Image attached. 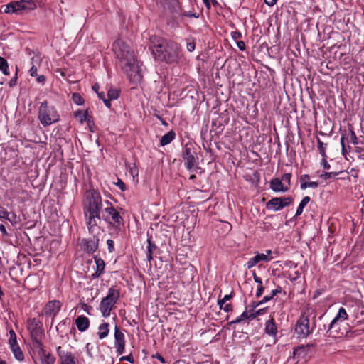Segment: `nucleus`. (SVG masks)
Here are the masks:
<instances>
[{"instance_id":"obj_1","label":"nucleus","mask_w":364,"mask_h":364,"mask_svg":"<svg viewBox=\"0 0 364 364\" xmlns=\"http://www.w3.org/2000/svg\"><path fill=\"white\" fill-rule=\"evenodd\" d=\"M112 50L117 66L133 83H138L142 78L139 62L134 51L123 40L117 39L112 44Z\"/></svg>"},{"instance_id":"obj_2","label":"nucleus","mask_w":364,"mask_h":364,"mask_svg":"<svg viewBox=\"0 0 364 364\" xmlns=\"http://www.w3.org/2000/svg\"><path fill=\"white\" fill-rule=\"evenodd\" d=\"M152 53L158 60L175 63L180 59L181 48L177 43L162 39L153 46Z\"/></svg>"},{"instance_id":"obj_3","label":"nucleus","mask_w":364,"mask_h":364,"mask_svg":"<svg viewBox=\"0 0 364 364\" xmlns=\"http://www.w3.org/2000/svg\"><path fill=\"white\" fill-rule=\"evenodd\" d=\"M38 119L43 127L50 126L60 119V115L53 105H48L46 100L42 102L38 108Z\"/></svg>"},{"instance_id":"obj_4","label":"nucleus","mask_w":364,"mask_h":364,"mask_svg":"<svg viewBox=\"0 0 364 364\" xmlns=\"http://www.w3.org/2000/svg\"><path fill=\"white\" fill-rule=\"evenodd\" d=\"M102 208V201L100 193L95 190L86 191L83 202L84 213L100 214Z\"/></svg>"},{"instance_id":"obj_5","label":"nucleus","mask_w":364,"mask_h":364,"mask_svg":"<svg viewBox=\"0 0 364 364\" xmlns=\"http://www.w3.org/2000/svg\"><path fill=\"white\" fill-rule=\"evenodd\" d=\"M312 315V310L307 308L304 310L298 319L295 333L299 338H306L313 331V327L310 326V316Z\"/></svg>"},{"instance_id":"obj_6","label":"nucleus","mask_w":364,"mask_h":364,"mask_svg":"<svg viewBox=\"0 0 364 364\" xmlns=\"http://www.w3.org/2000/svg\"><path fill=\"white\" fill-rule=\"evenodd\" d=\"M119 298V291L115 288H109L107 296L102 299L99 306V309L103 317L107 318L110 316L111 311Z\"/></svg>"},{"instance_id":"obj_7","label":"nucleus","mask_w":364,"mask_h":364,"mask_svg":"<svg viewBox=\"0 0 364 364\" xmlns=\"http://www.w3.org/2000/svg\"><path fill=\"white\" fill-rule=\"evenodd\" d=\"M106 207L102 210V218L109 224L118 227L123 223L122 217L113 205L107 200L105 201Z\"/></svg>"},{"instance_id":"obj_8","label":"nucleus","mask_w":364,"mask_h":364,"mask_svg":"<svg viewBox=\"0 0 364 364\" xmlns=\"http://www.w3.org/2000/svg\"><path fill=\"white\" fill-rule=\"evenodd\" d=\"M33 353L40 364H54L55 358L47 352L41 342L36 341L33 343Z\"/></svg>"},{"instance_id":"obj_9","label":"nucleus","mask_w":364,"mask_h":364,"mask_svg":"<svg viewBox=\"0 0 364 364\" xmlns=\"http://www.w3.org/2000/svg\"><path fill=\"white\" fill-rule=\"evenodd\" d=\"M291 174L285 173L282 176V178H275L269 181L270 188L277 193L287 192L290 187Z\"/></svg>"},{"instance_id":"obj_10","label":"nucleus","mask_w":364,"mask_h":364,"mask_svg":"<svg viewBox=\"0 0 364 364\" xmlns=\"http://www.w3.org/2000/svg\"><path fill=\"white\" fill-rule=\"evenodd\" d=\"M272 259H273L272 250H267L262 253L257 252L255 255L247 262L245 267L250 269L255 267L259 262H268Z\"/></svg>"},{"instance_id":"obj_11","label":"nucleus","mask_w":364,"mask_h":364,"mask_svg":"<svg viewBox=\"0 0 364 364\" xmlns=\"http://www.w3.org/2000/svg\"><path fill=\"white\" fill-rule=\"evenodd\" d=\"M292 202L291 197H276L272 198L267 203V208L273 211H279L288 206Z\"/></svg>"},{"instance_id":"obj_12","label":"nucleus","mask_w":364,"mask_h":364,"mask_svg":"<svg viewBox=\"0 0 364 364\" xmlns=\"http://www.w3.org/2000/svg\"><path fill=\"white\" fill-rule=\"evenodd\" d=\"M84 215L89 232L91 235H99L100 232V228L98 225L100 220V214L84 213Z\"/></svg>"},{"instance_id":"obj_13","label":"nucleus","mask_w":364,"mask_h":364,"mask_svg":"<svg viewBox=\"0 0 364 364\" xmlns=\"http://www.w3.org/2000/svg\"><path fill=\"white\" fill-rule=\"evenodd\" d=\"M114 347L118 355H122L125 348V336L117 326L114 328Z\"/></svg>"},{"instance_id":"obj_14","label":"nucleus","mask_w":364,"mask_h":364,"mask_svg":"<svg viewBox=\"0 0 364 364\" xmlns=\"http://www.w3.org/2000/svg\"><path fill=\"white\" fill-rule=\"evenodd\" d=\"M20 1H11L6 5H2L0 12L7 14H21L23 13L22 6Z\"/></svg>"},{"instance_id":"obj_15","label":"nucleus","mask_w":364,"mask_h":364,"mask_svg":"<svg viewBox=\"0 0 364 364\" xmlns=\"http://www.w3.org/2000/svg\"><path fill=\"white\" fill-rule=\"evenodd\" d=\"M93 237L90 239H83L80 245L82 248L87 252L92 253L97 250L98 247L99 239L98 235H92Z\"/></svg>"},{"instance_id":"obj_16","label":"nucleus","mask_w":364,"mask_h":364,"mask_svg":"<svg viewBox=\"0 0 364 364\" xmlns=\"http://www.w3.org/2000/svg\"><path fill=\"white\" fill-rule=\"evenodd\" d=\"M57 353L60 358V364H77V359L71 352L62 349L61 347L57 348Z\"/></svg>"},{"instance_id":"obj_17","label":"nucleus","mask_w":364,"mask_h":364,"mask_svg":"<svg viewBox=\"0 0 364 364\" xmlns=\"http://www.w3.org/2000/svg\"><path fill=\"white\" fill-rule=\"evenodd\" d=\"M300 188L302 190H305L308 188H316L318 186V183L316 181H311L310 176L308 174L301 175L299 178Z\"/></svg>"},{"instance_id":"obj_18","label":"nucleus","mask_w":364,"mask_h":364,"mask_svg":"<svg viewBox=\"0 0 364 364\" xmlns=\"http://www.w3.org/2000/svg\"><path fill=\"white\" fill-rule=\"evenodd\" d=\"M60 309V304L58 301H49L44 308V313L48 316H55Z\"/></svg>"},{"instance_id":"obj_19","label":"nucleus","mask_w":364,"mask_h":364,"mask_svg":"<svg viewBox=\"0 0 364 364\" xmlns=\"http://www.w3.org/2000/svg\"><path fill=\"white\" fill-rule=\"evenodd\" d=\"M75 324L77 329L80 331L83 332L89 328L90 321L85 316H79L75 319Z\"/></svg>"},{"instance_id":"obj_20","label":"nucleus","mask_w":364,"mask_h":364,"mask_svg":"<svg viewBox=\"0 0 364 364\" xmlns=\"http://www.w3.org/2000/svg\"><path fill=\"white\" fill-rule=\"evenodd\" d=\"M265 333L269 336H271L274 338L276 337L277 334V328L274 322V319L272 318L267 321L265 323Z\"/></svg>"},{"instance_id":"obj_21","label":"nucleus","mask_w":364,"mask_h":364,"mask_svg":"<svg viewBox=\"0 0 364 364\" xmlns=\"http://www.w3.org/2000/svg\"><path fill=\"white\" fill-rule=\"evenodd\" d=\"M95 262L96 264V271L92 274V277H98L103 273L105 264L104 260L101 258L95 257Z\"/></svg>"},{"instance_id":"obj_22","label":"nucleus","mask_w":364,"mask_h":364,"mask_svg":"<svg viewBox=\"0 0 364 364\" xmlns=\"http://www.w3.org/2000/svg\"><path fill=\"white\" fill-rule=\"evenodd\" d=\"M127 166V170L130 174V176L132 177L133 180H135V178H137L139 174V170L137 164L134 161H132L129 163H127L126 164Z\"/></svg>"},{"instance_id":"obj_23","label":"nucleus","mask_w":364,"mask_h":364,"mask_svg":"<svg viewBox=\"0 0 364 364\" xmlns=\"http://www.w3.org/2000/svg\"><path fill=\"white\" fill-rule=\"evenodd\" d=\"M175 137H176L175 132L173 130H171L168 133H166V134L162 136L161 141H160V144L163 146H166V145L170 144L175 139Z\"/></svg>"},{"instance_id":"obj_24","label":"nucleus","mask_w":364,"mask_h":364,"mask_svg":"<svg viewBox=\"0 0 364 364\" xmlns=\"http://www.w3.org/2000/svg\"><path fill=\"white\" fill-rule=\"evenodd\" d=\"M109 332V324L107 323H102L98 327L97 336L100 339L106 338Z\"/></svg>"},{"instance_id":"obj_25","label":"nucleus","mask_w":364,"mask_h":364,"mask_svg":"<svg viewBox=\"0 0 364 364\" xmlns=\"http://www.w3.org/2000/svg\"><path fill=\"white\" fill-rule=\"evenodd\" d=\"M23 11H29L36 8V4L33 0H20Z\"/></svg>"},{"instance_id":"obj_26","label":"nucleus","mask_w":364,"mask_h":364,"mask_svg":"<svg viewBox=\"0 0 364 364\" xmlns=\"http://www.w3.org/2000/svg\"><path fill=\"white\" fill-rule=\"evenodd\" d=\"M245 319H252V314L251 313V310L245 311L238 317H237L235 320L232 321L230 322V323H238Z\"/></svg>"},{"instance_id":"obj_27","label":"nucleus","mask_w":364,"mask_h":364,"mask_svg":"<svg viewBox=\"0 0 364 364\" xmlns=\"http://www.w3.org/2000/svg\"><path fill=\"white\" fill-rule=\"evenodd\" d=\"M10 350L16 360L21 362L24 360V354L19 346L10 348Z\"/></svg>"},{"instance_id":"obj_28","label":"nucleus","mask_w":364,"mask_h":364,"mask_svg":"<svg viewBox=\"0 0 364 364\" xmlns=\"http://www.w3.org/2000/svg\"><path fill=\"white\" fill-rule=\"evenodd\" d=\"M8 343L9 346V348H12L14 347H16L18 346L17 343V338L16 334L14 332V330L11 329L9 331V339H8Z\"/></svg>"},{"instance_id":"obj_29","label":"nucleus","mask_w":364,"mask_h":364,"mask_svg":"<svg viewBox=\"0 0 364 364\" xmlns=\"http://www.w3.org/2000/svg\"><path fill=\"white\" fill-rule=\"evenodd\" d=\"M148 246H147V251H146V259L148 261H151L153 258L152 255L153 252L155 251L156 247V245L152 243L151 239L147 240Z\"/></svg>"},{"instance_id":"obj_30","label":"nucleus","mask_w":364,"mask_h":364,"mask_svg":"<svg viewBox=\"0 0 364 364\" xmlns=\"http://www.w3.org/2000/svg\"><path fill=\"white\" fill-rule=\"evenodd\" d=\"M0 71H1L2 73L5 75H9L10 74L8 62L4 58L1 56H0Z\"/></svg>"},{"instance_id":"obj_31","label":"nucleus","mask_w":364,"mask_h":364,"mask_svg":"<svg viewBox=\"0 0 364 364\" xmlns=\"http://www.w3.org/2000/svg\"><path fill=\"white\" fill-rule=\"evenodd\" d=\"M309 201H310V198L309 196H305L303 198V199L301 200V201L300 202V203L297 208V210L296 212V216L300 215L302 213L304 208L309 203Z\"/></svg>"},{"instance_id":"obj_32","label":"nucleus","mask_w":364,"mask_h":364,"mask_svg":"<svg viewBox=\"0 0 364 364\" xmlns=\"http://www.w3.org/2000/svg\"><path fill=\"white\" fill-rule=\"evenodd\" d=\"M75 116L78 118L80 123L82 124L85 121L87 120L88 114L87 111H76L75 112Z\"/></svg>"},{"instance_id":"obj_33","label":"nucleus","mask_w":364,"mask_h":364,"mask_svg":"<svg viewBox=\"0 0 364 364\" xmlns=\"http://www.w3.org/2000/svg\"><path fill=\"white\" fill-rule=\"evenodd\" d=\"M305 351L306 349L304 346H298L294 350V358L299 359V358L303 357L304 354L305 353Z\"/></svg>"},{"instance_id":"obj_34","label":"nucleus","mask_w":364,"mask_h":364,"mask_svg":"<svg viewBox=\"0 0 364 364\" xmlns=\"http://www.w3.org/2000/svg\"><path fill=\"white\" fill-rule=\"evenodd\" d=\"M318 150L319 151V153L321 154V156L323 158L326 157V149L327 146L326 144L323 143L320 139L318 138Z\"/></svg>"},{"instance_id":"obj_35","label":"nucleus","mask_w":364,"mask_h":364,"mask_svg":"<svg viewBox=\"0 0 364 364\" xmlns=\"http://www.w3.org/2000/svg\"><path fill=\"white\" fill-rule=\"evenodd\" d=\"M119 97V92L115 89H110L107 92V97L109 100V102L113 100L117 99Z\"/></svg>"},{"instance_id":"obj_36","label":"nucleus","mask_w":364,"mask_h":364,"mask_svg":"<svg viewBox=\"0 0 364 364\" xmlns=\"http://www.w3.org/2000/svg\"><path fill=\"white\" fill-rule=\"evenodd\" d=\"M338 317L341 318V321H344L346 319H348V314L346 313V311L344 308L341 307L338 310V312L337 314Z\"/></svg>"},{"instance_id":"obj_37","label":"nucleus","mask_w":364,"mask_h":364,"mask_svg":"<svg viewBox=\"0 0 364 364\" xmlns=\"http://www.w3.org/2000/svg\"><path fill=\"white\" fill-rule=\"evenodd\" d=\"M97 96L100 99H101L103 102L105 103V106L108 108L111 107V103L109 102V100H108V97H105V95L103 92H100L97 93Z\"/></svg>"},{"instance_id":"obj_38","label":"nucleus","mask_w":364,"mask_h":364,"mask_svg":"<svg viewBox=\"0 0 364 364\" xmlns=\"http://www.w3.org/2000/svg\"><path fill=\"white\" fill-rule=\"evenodd\" d=\"M267 311V308L260 309H258V310L252 309L251 310V313L252 314V318H256L258 316L263 315Z\"/></svg>"},{"instance_id":"obj_39","label":"nucleus","mask_w":364,"mask_h":364,"mask_svg":"<svg viewBox=\"0 0 364 364\" xmlns=\"http://www.w3.org/2000/svg\"><path fill=\"white\" fill-rule=\"evenodd\" d=\"M341 172V171L336 172H324L323 173L321 174V177L324 178L325 179H328L335 177L336 176L338 175Z\"/></svg>"},{"instance_id":"obj_40","label":"nucleus","mask_w":364,"mask_h":364,"mask_svg":"<svg viewBox=\"0 0 364 364\" xmlns=\"http://www.w3.org/2000/svg\"><path fill=\"white\" fill-rule=\"evenodd\" d=\"M73 100L74 102L78 105L84 103V99L77 93H74L73 95Z\"/></svg>"},{"instance_id":"obj_41","label":"nucleus","mask_w":364,"mask_h":364,"mask_svg":"<svg viewBox=\"0 0 364 364\" xmlns=\"http://www.w3.org/2000/svg\"><path fill=\"white\" fill-rule=\"evenodd\" d=\"M9 213L4 208L0 206V218L9 220Z\"/></svg>"},{"instance_id":"obj_42","label":"nucleus","mask_w":364,"mask_h":364,"mask_svg":"<svg viewBox=\"0 0 364 364\" xmlns=\"http://www.w3.org/2000/svg\"><path fill=\"white\" fill-rule=\"evenodd\" d=\"M230 35L232 38L235 40L236 42L238 41L237 40L242 37L241 33L237 31H232Z\"/></svg>"},{"instance_id":"obj_43","label":"nucleus","mask_w":364,"mask_h":364,"mask_svg":"<svg viewBox=\"0 0 364 364\" xmlns=\"http://www.w3.org/2000/svg\"><path fill=\"white\" fill-rule=\"evenodd\" d=\"M107 245L109 252H112L114 250V243L112 240H107Z\"/></svg>"},{"instance_id":"obj_44","label":"nucleus","mask_w":364,"mask_h":364,"mask_svg":"<svg viewBox=\"0 0 364 364\" xmlns=\"http://www.w3.org/2000/svg\"><path fill=\"white\" fill-rule=\"evenodd\" d=\"M187 50L190 52H192L195 50L196 48V43L194 41L188 42L186 44Z\"/></svg>"},{"instance_id":"obj_45","label":"nucleus","mask_w":364,"mask_h":364,"mask_svg":"<svg viewBox=\"0 0 364 364\" xmlns=\"http://www.w3.org/2000/svg\"><path fill=\"white\" fill-rule=\"evenodd\" d=\"M252 364H267L266 363V360L260 357H256L253 362H252Z\"/></svg>"},{"instance_id":"obj_46","label":"nucleus","mask_w":364,"mask_h":364,"mask_svg":"<svg viewBox=\"0 0 364 364\" xmlns=\"http://www.w3.org/2000/svg\"><path fill=\"white\" fill-rule=\"evenodd\" d=\"M341 321V318L338 317V315H336L334 318L332 320V321L331 322V324L329 326V329H331L333 328V326L338 323Z\"/></svg>"},{"instance_id":"obj_47","label":"nucleus","mask_w":364,"mask_h":364,"mask_svg":"<svg viewBox=\"0 0 364 364\" xmlns=\"http://www.w3.org/2000/svg\"><path fill=\"white\" fill-rule=\"evenodd\" d=\"M121 361L122 360H125V361H128L129 363H133L134 362V358H133V356L132 354H129V355H126V356H122L119 359Z\"/></svg>"},{"instance_id":"obj_48","label":"nucleus","mask_w":364,"mask_h":364,"mask_svg":"<svg viewBox=\"0 0 364 364\" xmlns=\"http://www.w3.org/2000/svg\"><path fill=\"white\" fill-rule=\"evenodd\" d=\"M116 185L120 188L122 191H124L126 190V185L122 180L118 179Z\"/></svg>"},{"instance_id":"obj_49","label":"nucleus","mask_w":364,"mask_h":364,"mask_svg":"<svg viewBox=\"0 0 364 364\" xmlns=\"http://www.w3.org/2000/svg\"><path fill=\"white\" fill-rule=\"evenodd\" d=\"M236 44L237 46V48L240 50H245V48H246V46H245V43L243 41H238L236 42Z\"/></svg>"},{"instance_id":"obj_50","label":"nucleus","mask_w":364,"mask_h":364,"mask_svg":"<svg viewBox=\"0 0 364 364\" xmlns=\"http://www.w3.org/2000/svg\"><path fill=\"white\" fill-rule=\"evenodd\" d=\"M350 139L352 141V143L353 144H356L358 143L357 141V136L355 134V132L353 131V130H350Z\"/></svg>"},{"instance_id":"obj_51","label":"nucleus","mask_w":364,"mask_h":364,"mask_svg":"<svg viewBox=\"0 0 364 364\" xmlns=\"http://www.w3.org/2000/svg\"><path fill=\"white\" fill-rule=\"evenodd\" d=\"M17 82V71L16 72L15 76L9 82V87H12L16 85Z\"/></svg>"},{"instance_id":"obj_52","label":"nucleus","mask_w":364,"mask_h":364,"mask_svg":"<svg viewBox=\"0 0 364 364\" xmlns=\"http://www.w3.org/2000/svg\"><path fill=\"white\" fill-rule=\"evenodd\" d=\"M152 358H155L158 359L163 364L166 363L164 358L159 353H156V354L153 355Z\"/></svg>"},{"instance_id":"obj_53","label":"nucleus","mask_w":364,"mask_h":364,"mask_svg":"<svg viewBox=\"0 0 364 364\" xmlns=\"http://www.w3.org/2000/svg\"><path fill=\"white\" fill-rule=\"evenodd\" d=\"M263 291H264V287H262V285L258 286L257 292H256V296L260 297L262 296V294H263Z\"/></svg>"},{"instance_id":"obj_54","label":"nucleus","mask_w":364,"mask_h":364,"mask_svg":"<svg viewBox=\"0 0 364 364\" xmlns=\"http://www.w3.org/2000/svg\"><path fill=\"white\" fill-rule=\"evenodd\" d=\"M29 73L31 76H36L37 75V67L36 65H33L31 68Z\"/></svg>"},{"instance_id":"obj_55","label":"nucleus","mask_w":364,"mask_h":364,"mask_svg":"<svg viewBox=\"0 0 364 364\" xmlns=\"http://www.w3.org/2000/svg\"><path fill=\"white\" fill-rule=\"evenodd\" d=\"M183 16H188V17H194V18H198L199 17V15L198 14H193L191 12H184L183 13Z\"/></svg>"},{"instance_id":"obj_56","label":"nucleus","mask_w":364,"mask_h":364,"mask_svg":"<svg viewBox=\"0 0 364 364\" xmlns=\"http://www.w3.org/2000/svg\"><path fill=\"white\" fill-rule=\"evenodd\" d=\"M271 296H268V295H266L265 296L263 297V299L258 303L257 305H260V304H262L265 302H267L269 301V300H271Z\"/></svg>"},{"instance_id":"obj_57","label":"nucleus","mask_w":364,"mask_h":364,"mask_svg":"<svg viewBox=\"0 0 364 364\" xmlns=\"http://www.w3.org/2000/svg\"><path fill=\"white\" fill-rule=\"evenodd\" d=\"M266 4L269 6H273L277 3V0H264Z\"/></svg>"},{"instance_id":"obj_58","label":"nucleus","mask_w":364,"mask_h":364,"mask_svg":"<svg viewBox=\"0 0 364 364\" xmlns=\"http://www.w3.org/2000/svg\"><path fill=\"white\" fill-rule=\"evenodd\" d=\"M223 310H224L225 312H229L232 310V306L230 304H227L225 306H223V308H222Z\"/></svg>"},{"instance_id":"obj_59","label":"nucleus","mask_w":364,"mask_h":364,"mask_svg":"<svg viewBox=\"0 0 364 364\" xmlns=\"http://www.w3.org/2000/svg\"><path fill=\"white\" fill-rule=\"evenodd\" d=\"M254 280L256 283L259 284V286H261L262 284V279L255 274H254Z\"/></svg>"},{"instance_id":"obj_60","label":"nucleus","mask_w":364,"mask_h":364,"mask_svg":"<svg viewBox=\"0 0 364 364\" xmlns=\"http://www.w3.org/2000/svg\"><path fill=\"white\" fill-rule=\"evenodd\" d=\"M0 231L1 232V233L4 235H7V232H6V228L3 224L0 225Z\"/></svg>"},{"instance_id":"obj_61","label":"nucleus","mask_w":364,"mask_h":364,"mask_svg":"<svg viewBox=\"0 0 364 364\" xmlns=\"http://www.w3.org/2000/svg\"><path fill=\"white\" fill-rule=\"evenodd\" d=\"M322 166L325 169L330 168V165L328 164L327 161H322Z\"/></svg>"},{"instance_id":"obj_62","label":"nucleus","mask_w":364,"mask_h":364,"mask_svg":"<svg viewBox=\"0 0 364 364\" xmlns=\"http://www.w3.org/2000/svg\"><path fill=\"white\" fill-rule=\"evenodd\" d=\"M46 80V77L44 75H39L37 77V81L38 82H43Z\"/></svg>"},{"instance_id":"obj_63","label":"nucleus","mask_w":364,"mask_h":364,"mask_svg":"<svg viewBox=\"0 0 364 364\" xmlns=\"http://www.w3.org/2000/svg\"><path fill=\"white\" fill-rule=\"evenodd\" d=\"M225 302L223 299H219L218 301V304L219 305L220 309H222V308H223V306L225 305Z\"/></svg>"},{"instance_id":"obj_64","label":"nucleus","mask_w":364,"mask_h":364,"mask_svg":"<svg viewBox=\"0 0 364 364\" xmlns=\"http://www.w3.org/2000/svg\"><path fill=\"white\" fill-rule=\"evenodd\" d=\"M99 89H100V86H99V85H98V84H97V83H96V84H95V85L92 86V90H93L95 92H97V94L98 92H99Z\"/></svg>"}]
</instances>
